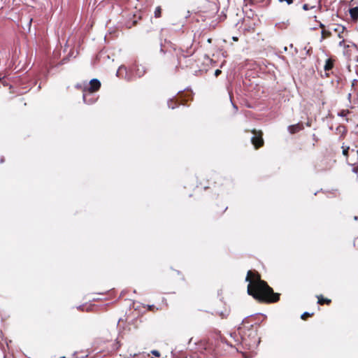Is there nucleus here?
I'll return each instance as SVG.
<instances>
[{"label": "nucleus", "mask_w": 358, "mask_h": 358, "mask_svg": "<svg viewBox=\"0 0 358 358\" xmlns=\"http://www.w3.org/2000/svg\"><path fill=\"white\" fill-rule=\"evenodd\" d=\"M259 324L252 316L244 319L238 328L237 332L230 334V340H226V343L237 350L239 345L245 349H253L258 346L260 338L257 330Z\"/></svg>", "instance_id": "1"}, {"label": "nucleus", "mask_w": 358, "mask_h": 358, "mask_svg": "<svg viewBox=\"0 0 358 358\" xmlns=\"http://www.w3.org/2000/svg\"><path fill=\"white\" fill-rule=\"evenodd\" d=\"M124 71H126V68L124 66H120L117 70V76H120V74L122 73V72Z\"/></svg>", "instance_id": "23"}, {"label": "nucleus", "mask_w": 358, "mask_h": 358, "mask_svg": "<svg viewBox=\"0 0 358 358\" xmlns=\"http://www.w3.org/2000/svg\"><path fill=\"white\" fill-rule=\"evenodd\" d=\"M342 148H343V155L348 157V152H349V150H350V147L347 146V147H345L344 145L342 146Z\"/></svg>", "instance_id": "21"}, {"label": "nucleus", "mask_w": 358, "mask_h": 358, "mask_svg": "<svg viewBox=\"0 0 358 358\" xmlns=\"http://www.w3.org/2000/svg\"><path fill=\"white\" fill-rule=\"evenodd\" d=\"M317 303L320 306H329L331 303V300L330 299L324 298V296L322 294L317 295Z\"/></svg>", "instance_id": "10"}, {"label": "nucleus", "mask_w": 358, "mask_h": 358, "mask_svg": "<svg viewBox=\"0 0 358 358\" xmlns=\"http://www.w3.org/2000/svg\"><path fill=\"white\" fill-rule=\"evenodd\" d=\"M5 78V76H3L1 73H0V81Z\"/></svg>", "instance_id": "30"}, {"label": "nucleus", "mask_w": 358, "mask_h": 358, "mask_svg": "<svg viewBox=\"0 0 358 358\" xmlns=\"http://www.w3.org/2000/svg\"><path fill=\"white\" fill-rule=\"evenodd\" d=\"M162 9L161 6L156 7V8L155 10V12H154L155 17L156 18L161 17H162Z\"/></svg>", "instance_id": "17"}, {"label": "nucleus", "mask_w": 358, "mask_h": 358, "mask_svg": "<svg viewBox=\"0 0 358 358\" xmlns=\"http://www.w3.org/2000/svg\"><path fill=\"white\" fill-rule=\"evenodd\" d=\"M316 7V4H313V5H309L308 3H305L303 4V9L304 10H308L309 9H313V8H315Z\"/></svg>", "instance_id": "20"}, {"label": "nucleus", "mask_w": 358, "mask_h": 358, "mask_svg": "<svg viewBox=\"0 0 358 358\" xmlns=\"http://www.w3.org/2000/svg\"><path fill=\"white\" fill-rule=\"evenodd\" d=\"M151 354L155 355L157 357H160V352L158 350H152L151 351Z\"/></svg>", "instance_id": "24"}, {"label": "nucleus", "mask_w": 358, "mask_h": 358, "mask_svg": "<svg viewBox=\"0 0 358 358\" xmlns=\"http://www.w3.org/2000/svg\"><path fill=\"white\" fill-rule=\"evenodd\" d=\"M251 132L254 134V136L251 138V142L255 148L259 149L262 148L264 144V141L262 138L263 132L261 130H257L255 129L251 130Z\"/></svg>", "instance_id": "4"}, {"label": "nucleus", "mask_w": 358, "mask_h": 358, "mask_svg": "<svg viewBox=\"0 0 358 358\" xmlns=\"http://www.w3.org/2000/svg\"><path fill=\"white\" fill-rule=\"evenodd\" d=\"M336 131L339 134H341V137H344L347 134L348 129L345 126L339 125L336 128Z\"/></svg>", "instance_id": "15"}, {"label": "nucleus", "mask_w": 358, "mask_h": 358, "mask_svg": "<svg viewBox=\"0 0 358 358\" xmlns=\"http://www.w3.org/2000/svg\"><path fill=\"white\" fill-rule=\"evenodd\" d=\"M316 3H320V0H317V1H316Z\"/></svg>", "instance_id": "33"}, {"label": "nucleus", "mask_w": 358, "mask_h": 358, "mask_svg": "<svg viewBox=\"0 0 358 358\" xmlns=\"http://www.w3.org/2000/svg\"><path fill=\"white\" fill-rule=\"evenodd\" d=\"M320 27L322 30H323V29H324V27H324V25L322 22H320Z\"/></svg>", "instance_id": "28"}, {"label": "nucleus", "mask_w": 358, "mask_h": 358, "mask_svg": "<svg viewBox=\"0 0 358 358\" xmlns=\"http://www.w3.org/2000/svg\"><path fill=\"white\" fill-rule=\"evenodd\" d=\"M303 129V126L301 123L290 125L288 127L289 131L292 134L299 132V131L302 130Z\"/></svg>", "instance_id": "11"}, {"label": "nucleus", "mask_w": 358, "mask_h": 358, "mask_svg": "<svg viewBox=\"0 0 358 358\" xmlns=\"http://www.w3.org/2000/svg\"><path fill=\"white\" fill-rule=\"evenodd\" d=\"M101 87V83L97 79H92L90 82V86L87 89L89 92H97Z\"/></svg>", "instance_id": "8"}, {"label": "nucleus", "mask_w": 358, "mask_h": 358, "mask_svg": "<svg viewBox=\"0 0 358 358\" xmlns=\"http://www.w3.org/2000/svg\"><path fill=\"white\" fill-rule=\"evenodd\" d=\"M222 71L220 69H216L215 71V77H217L219 75H220Z\"/></svg>", "instance_id": "26"}, {"label": "nucleus", "mask_w": 358, "mask_h": 358, "mask_svg": "<svg viewBox=\"0 0 358 358\" xmlns=\"http://www.w3.org/2000/svg\"><path fill=\"white\" fill-rule=\"evenodd\" d=\"M215 314L217 315H220L222 318H224L226 317V315H227L226 310L224 312L219 311V310H215Z\"/></svg>", "instance_id": "22"}, {"label": "nucleus", "mask_w": 358, "mask_h": 358, "mask_svg": "<svg viewBox=\"0 0 358 358\" xmlns=\"http://www.w3.org/2000/svg\"><path fill=\"white\" fill-rule=\"evenodd\" d=\"M350 113V111L348 109H343L338 113V115L343 117H346L347 115Z\"/></svg>", "instance_id": "18"}, {"label": "nucleus", "mask_w": 358, "mask_h": 358, "mask_svg": "<svg viewBox=\"0 0 358 358\" xmlns=\"http://www.w3.org/2000/svg\"><path fill=\"white\" fill-rule=\"evenodd\" d=\"M185 57L182 50L180 48H173L166 51L163 57V63L166 69L176 71L180 65V59Z\"/></svg>", "instance_id": "3"}, {"label": "nucleus", "mask_w": 358, "mask_h": 358, "mask_svg": "<svg viewBox=\"0 0 358 358\" xmlns=\"http://www.w3.org/2000/svg\"><path fill=\"white\" fill-rule=\"evenodd\" d=\"M141 18L142 16L140 13L138 15H134L133 19L131 20V24H129V22H128V27L131 28V27L136 26L138 24V21L141 20Z\"/></svg>", "instance_id": "13"}, {"label": "nucleus", "mask_w": 358, "mask_h": 358, "mask_svg": "<svg viewBox=\"0 0 358 358\" xmlns=\"http://www.w3.org/2000/svg\"><path fill=\"white\" fill-rule=\"evenodd\" d=\"M313 315H314V313H310L308 312H305L301 315V318L303 320H306L308 319V317H313Z\"/></svg>", "instance_id": "19"}, {"label": "nucleus", "mask_w": 358, "mask_h": 358, "mask_svg": "<svg viewBox=\"0 0 358 358\" xmlns=\"http://www.w3.org/2000/svg\"><path fill=\"white\" fill-rule=\"evenodd\" d=\"M352 170H353V171H354L355 173H358V164H356V165H355V166L353 167V169H352Z\"/></svg>", "instance_id": "27"}, {"label": "nucleus", "mask_w": 358, "mask_h": 358, "mask_svg": "<svg viewBox=\"0 0 358 358\" xmlns=\"http://www.w3.org/2000/svg\"><path fill=\"white\" fill-rule=\"evenodd\" d=\"M227 209V206L224 203L221 205L215 204L212 207V211L215 216L222 215Z\"/></svg>", "instance_id": "7"}, {"label": "nucleus", "mask_w": 358, "mask_h": 358, "mask_svg": "<svg viewBox=\"0 0 358 358\" xmlns=\"http://www.w3.org/2000/svg\"><path fill=\"white\" fill-rule=\"evenodd\" d=\"M353 1H354V0H351L350 4L353 5V3H352Z\"/></svg>", "instance_id": "32"}, {"label": "nucleus", "mask_w": 358, "mask_h": 358, "mask_svg": "<svg viewBox=\"0 0 358 358\" xmlns=\"http://www.w3.org/2000/svg\"><path fill=\"white\" fill-rule=\"evenodd\" d=\"M232 39H233V41H238V37H236V36H234V37L232 38Z\"/></svg>", "instance_id": "29"}, {"label": "nucleus", "mask_w": 358, "mask_h": 358, "mask_svg": "<svg viewBox=\"0 0 358 358\" xmlns=\"http://www.w3.org/2000/svg\"><path fill=\"white\" fill-rule=\"evenodd\" d=\"M351 18L353 20H357L358 19V7H354L350 9L349 10Z\"/></svg>", "instance_id": "14"}, {"label": "nucleus", "mask_w": 358, "mask_h": 358, "mask_svg": "<svg viewBox=\"0 0 358 358\" xmlns=\"http://www.w3.org/2000/svg\"><path fill=\"white\" fill-rule=\"evenodd\" d=\"M336 61V59L334 57H330L326 59L325 64L324 66V70L325 71L326 77H329V71L333 69Z\"/></svg>", "instance_id": "6"}, {"label": "nucleus", "mask_w": 358, "mask_h": 358, "mask_svg": "<svg viewBox=\"0 0 358 358\" xmlns=\"http://www.w3.org/2000/svg\"><path fill=\"white\" fill-rule=\"evenodd\" d=\"M152 307H154V306H149V309H150V310H152Z\"/></svg>", "instance_id": "31"}, {"label": "nucleus", "mask_w": 358, "mask_h": 358, "mask_svg": "<svg viewBox=\"0 0 358 358\" xmlns=\"http://www.w3.org/2000/svg\"><path fill=\"white\" fill-rule=\"evenodd\" d=\"M245 280L248 282L247 292L255 300L263 303H275L280 301V294L274 292L267 282L262 280L261 275L255 270L247 273Z\"/></svg>", "instance_id": "2"}, {"label": "nucleus", "mask_w": 358, "mask_h": 358, "mask_svg": "<svg viewBox=\"0 0 358 358\" xmlns=\"http://www.w3.org/2000/svg\"><path fill=\"white\" fill-rule=\"evenodd\" d=\"M332 30L338 34L340 38H343L338 43L339 46H345L344 38L348 35V31L346 28L341 24H333Z\"/></svg>", "instance_id": "5"}, {"label": "nucleus", "mask_w": 358, "mask_h": 358, "mask_svg": "<svg viewBox=\"0 0 358 358\" xmlns=\"http://www.w3.org/2000/svg\"><path fill=\"white\" fill-rule=\"evenodd\" d=\"M331 32L329 30H326V29H323L322 30V32H321V38H322V40H324L327 38H329L330 36H331Z\"/></svg>", "instance_id": "16"}, {"label": "nucleus", "mask_w": 358, "mask_h": 358, "mask_svg": "<svg viewBox=\"0 0 358 358\" xmlns=\"http://www.w3.org/2000/svg\"><path fill=\"white\" fill-rule=\"evenodd\" d=\"M203 355V357H201L200 358H215L214 354L212 352L210 348H205L204 351L201 352V356Z\"/></svg>", "instance_id": "12"}, {"label": "nucleus", "mask_w": 358, "mask_h": 358, "mask_svg": "<svg viewBox=\"0 0 358 358\" xmlns=\"http://www.w3.org/2000/svg\"><path fill=\"white\" fill-rule=\"evenodd\" d=\"M280 2L285 1L288 5H290L293 3V0H278Z\"/></svg>", "instance_id": "25"}, {"label": "nucleus", "mask_w": 358, "mask_h": 358, "mask_svg": "<svg viewBox=\"0 0 358 358\" xmlns=\"http://www.w3.org/2000/svg\"><path fill=\"white\" fill-rule=\"evenodd\" d=\"M180 97H176L175 99H170L168 102L169 108L174 109L180 104H182V100H180Z\"/></svg>", "instance_id": "9"}]
</instances>
